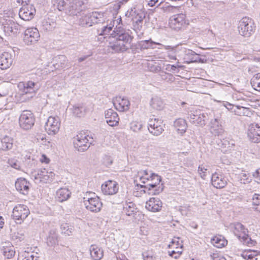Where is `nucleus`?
<instances>
[{
    "label": "nucleus",
    "mask_w": 260,
    "mask_h": 260,
    "mask_svg": "<svg viewBox=\"0 0 260 260\" xmlns=\"http://www.w3.org/2000/svg\"><path fill=\"white\" fill-rule=\"evenodd\" d=\"M110 38L114 39L110 42L109 47L115 52H123L131 47L133 37L121 26L117 27L113 31Z\"/></svg>",
    "instance_id": "obj_1"
},
{
    "label": "nucleus",
    "mask_w": 260,
    "mask_h": 260,
    "mask_svg": "<svg viewBox=\"0 0 260 260\" xmlns=\"http://www.w3.org/2000/svg\"><path fill=\"white\" fill-rule=\"evenodd\" d=\"M53 5L60 11L71 16L81 15L83 11L82 3L76 0H54Z\"/></svg>",
    "instance_id": "obj_2"
},
{
    "label": "nucleus",
    "mask_w": 260,
    "mask_h": 260,
    "mask_svg": "<svg viewBox=\"0 0 260 260\" xmlns=\"http://www.w3.org/2000/svg\"><path fill=\"white\" fill-rule=\"evenodd\" d=\"M255 25L253 20L248 17L242 18L239 23L238 31L244 37H250L255 31Z\"/></svg>",
    "instance_id": "obj_3"
},
{
    "label": "nucleus",
    "mask_w": 260,
    "mask_h": 260,
    "mask_svg": "<svg viewBox=\"0 0 260 260\" xmlns=\"http://www.w3.org/2000/svg\"><path fill=\"white\" fill-rule=\"evenodd\" d=\"M126 16L132 17L134 29L137 32L140 31L143 26V20L146 17V14L141 10H137L136 8H131L128 11Z\"/></svg>",
    "instance_id": "obj_4"
},
{
    "label": "nucleus",
    "mask_w": 260,
    "mask_h": 260,
    "mask_svg": "<svg viewBox=\"0 0 260 260\" xmlns=\"http://www.w3.org/2000/svg\"><path fill=\"white\" fill-rule=\"evenodd\" d=\"M4 32L7 36L16 35L23 27L11 19H3L2 21Z\"/></svg>",
    "instance_id": "obj_5"
},
{
    "label": "nucleus",
    "mask_w": 260,
    "mask_h": 260,
    "mask_svg": "<svg viewBox=\"0 0 260 260\" xmlns=\"http://www.w3.org/2000/svg\"><path fill=\"white\" fill-rule=\"evenodd\" d=\"M150 182L147 185L144 186L141 185L140 187L141 188L145 187L146 188H148L149 190V194H157L161 192L163 188L159 186L158 188H156L158 185H159L160 182L161 181V177L157 174L155 173H151L150 174Z\"/></svg>",
    "instance_id": "obj_6"
},
{
    "label": "nucleus",
    "mask_w": 260,
    "mask_h": 260,
    "mask_svg": "<svg viewBox=\"0 0 260 260\" xmlns=\"http://www.w3.org/2000/svg\"><path fill=\"white\" fill-rule=\"evenodd\" d=\"M35 121L34 114L29 110L23 111L19 118L20 126L25 130L30 129L34 125Z\"/></svg>",
    "instance_id": "obj_7"
},
{
    "label": "nucleus",
    "mask_w": 260,
    "mask_h": 260,
    "mask_svg": "<svg viewBox=\"0 0 260 260\" xmlns=\"http://www.w3.org/2000/svg\"><path fill=\"white\" fill-rule=\"evenodd\" d=\"M29 213V209L26 205L19 204L14 208L12 216L17 223L21 224Z\"/></svg>",
    "instance_id": "obj_8"
},
{
    "label": "nucleus",
    "mask_w": 260,
    "mask_h": 260,
    "mask_svg": "<svg viewBox=\"0 0 260 260\" xmlns=\"http://www.w3.org/2000/svg\"><path fill=\"white\" fill-rule=\"evenodd\" d=\"M89 139H90V138L84 133L78 134L74 138V144L75 147L78 149L79 151L84 152L87 150L91 144Z\"/></svg>",
    "instance_id": "obj_9"
},
{
    "label": "nucleus",
    "mask_w": 260,
    "mask_h": 260,
    "mask_svg": "<svg viewBox=\"0 0 260 260\" xmlns=\"http://www.w3.org/2000/svg\"><path fill=\"white\" fill-rule=\"evenodd\" d=\"M94 197L84 198V202L87 210L93 212H98L101 211L103 206L100 198L94 194Z\"/></svg>",
    "instance_id": "obj_10"
},
{
    "label": "nucleus",
    "mask_w": 260,
    "mask_h": 260,
    "mask_svg": "<svg viewBox=\"0 0 260 260\" xmlns=\"http://www.w3.org/2000/svg\"><path fill=\"white\" fill-rule=\"evenodd\" d=\"M84 20L81 22L82 25H86L89 26L94 24L103 23L105 21L104 13L102 12H93L89 15L85 16Z\"/></svg>",
    "instance_id": "obj_11"
},
{
    "label": "nucleus",
    "mask_w": 260,
    "mask_h": 260,
    "mask_svg": "<svg viewBox=\"0 0 260 260\" xmlns=\"http://www.w3.org/2000/svg\"><path fill=\"white\" fill-rule=\"evenodd\" d=\"M60 122L58 117L50 116L45 124V129L50 135H54L58 133Z\"/></svg>",
    "instance_id": "obj_12"
},
{
    "label": "nucleus",
    "mask_w": 260,
    "mask_h": 260,
    "mask_svg": "<svg viewBox=\"0 0 260 260\" xmlns=\"http://www.w3.org/2000/svg\"><path fill=\"white\" fill-rule=\"evenodd\" d=\"M24 35L23 41L27 45L37 43L40 37L39 30L35 27L27 28Z\"/></svg>",
    "instance_id": "obj_13"
},
{
    "label": "nucleus",
    "mask_w": 260,
    "mask_h": 260,
    "mask_svg": "<svg viewBox=\"0 0 260 260\" xmlns=\"http://www.w3.org/2000/svg\"><path fill=\"white\" fill-rule=\"evenodd\" d=\"M18 87L23 94L29 93L32 94L30 97H32L39 89L40 86L37 83L29 81L27 82H20L18 85Z\"/></svg>",
    "instance_id": "obj_14"
},
{
    "label": "nucleus",
    "mask_w": 260,
    "mask_h": 260,
    "mask_svg": "<svg viewBox=\"0 0 260 260\" xmlns=\"http://www.w3.org/2000/svg\"><path fill=\"white\" fill-rule=\"evenodd\" d=\"M148 129L154 136H159L164 131L161 120L150 118L148 123Z\"/></svg>",
    "instance_id": "obj_15"
},
{
    "label": "nucleus",
    "mask_w": 260,
    "mask_h": 260,
    "mask_svg": "<svg viewBox=\"0 0 260 260\" xmlns=\"http://www.w3.org/2000/svg\"><path fill=\"white\" fill-rule=\"evenodd\" d=\"M102 191L105 195H114L116 194L119 189L118 183L111 180L105 182L101 186Z\"/></svg>",
    "instance_id": "obj_16"
},
{
    "label": "nucleus",
    "mask_w": 260,
    "mask_h": 260,
    "mask_svg": "<svg viewBox=\"0 0 260 260\" xmlns=\"http://www.w3.org/2000/svg\"><path fill=\"white\" fill-rule=\"evenodd\" d=\"M36 14V9L32 5H24L19 12V17L25 21L31 20Z\"/></svg>",
    "instance_id": "obj_17"
},
{
    "label": "nucleus",
    "mask_w": 260,
    "mask_h": 260,
    "mask_svg": "<svg viewBox=\"0 0 260 260\" xmlns=\"http://www.w3.org/2000/svg\"><path fill=\"white\" fill-rule=\"evenodd\" d=\"M205 114L202 113L200 110L190 111L188 116V118L191 123L201 126L205 125Z\"/></svg>",
    "instance_id": "obj_18"
},
{
    "label": "nucleus",
    "mask_w": 260,
    "mask_h": 260,
    "mask_svg": "<svg viewBox=\"0 0 260 260\" xmlns=\"http://www.w3.org/2000/svg\"><path fill=\"white\" fill-rule=\"evenodd\" d=\"M248 137L249 140L254 143L260 142V125L257 123H252L249 126Z\"/></svg>",
    "instance_id": "obj_19"
},
{
    "label": "nucleus",
    "mask_w": 260,
    "mask_h": 260,
    "mask_svg": "<svg viewBox=\"0 0 260 260\" xmlns=\"http://www.w3.org/2000/svg\"><path fill=\"white\" fill-rule=\"evenodd\" d=\"M54 174L52 172H48L46 169H41L38 171L37 173L34 175L35 179L41 182L47 183L52 181Z\"/></svg>",
    "instance_id": "obj_20"
},
{
    "label": "nucleus",
    "mask_w": 260,
    "mask_h": 260,
    "mask_svg": "<svg viewBox=\"0 0 260 260\" xmlns=\"http://www.w3.org/2000/svg\"><path fill=\"white\" fill-rule=\"evenodd\" d=\"M211 183L216 188H222L227 184V179L221 173L215 172L212 175Z\"/></svg>",
    "instance_id": "obj_21"
},
{
    "label": "nucleus",
    "mask_w": 260,
    "mask_h": 260,
    "mask_svg": "<svg viewBox=\"0 0 260 260\" xmlns=\"http://www.w3.org/2000/svg\"><path fill=\"white\" fill-rule=\"evenodd\" d=\"M105 117L107 123L111 126H115L119 123V117L117 113L111 109L105 112Z\"/></svg>",
    "instance_id": "obj_22"
},
{
    "label": "nucleus",
    "mask_w": 260,
    "mask_h": 260,
    "mask_svg": "<svg viewBox=\"0 0 260 260\" xmlns=\"http://www.w3.org/2000/svg\"><path fill=\"white\" fill-rule=\"evenodd\" d=\"M162 207V202L157 198H151L146 203V208L151 212L160 211Z\"/></svg>",
    "instance_id": "obj_23"
},
{
    "label": "nucleus",
    "mask_w": 260,
    "mask_h": 260,
    "mask_svg": "<svg viewBox=\"0 0 260 260\" xmlns=\"http://www.w3.org/2000/svg\"><path fill=\"white\" fill-rule=\"evenodd\" d=\"M113 104L117 110L124 111L129 109L130 103L126 98L118 96L113 101Z\"/></svg>",
    "instance_id": "obj_24"
},
{
    "label": "nucleus",
    "mask_w": 260,
    "mask_h": 260,
    "mask_svg": "<svg viewBox=\"0 0 260 260\" xmlns=\"http://www.w3.org/2000/svg\"><path fill=\"white\" fill-rule=\"evenodd\" d=\"M16 189L23 194H27L29 189V183L25 178H20L15 182Z\"/></svg>",
    "instance_id": "obj_25"
},
{
    "label": "nucleus",
    "mask_w": 260,
    "mask_h": 260,
    "mask_svg": "<svg viewBox=\"0 0 260 260\" xmlns=\"http://www.w3.org/2000/svg\"><path fill=\"white\" fill-rule=\"evenodd\" d=\"M178 53V57L180 59H182L183 63L189 64L192 63V59L193 55H194L195 52L193 51L183 48L180 50V52Z\"/></svg>",
    "instance_id": "obj_26"
},
{
    "label": "nucleus",
    "mask_w": 260,
    "mask_h": 260,
    "mask_svg": "<svg viewBox=\"0 0 260 260\" xmlns=\"http://www.w3.org/2000/svg\"><path fill=\"white\" fill-rule=\"evenodd\" d=\"M12 55L9 52H4L0 56V68L6 70L9 68L13 62Z\"/></svg>",
    "instance_id": "obj_27"
},
{
    "label": "nucleus",
    "mask_w": 260,
    "mask_h": 260,
    "mask_svg": "<svg viewBox=\"0 0 260 260\" xmlns=\"http://www.w3.org/2000/svg\"><path fill=\"white\" fill-rule=\"evenodd\" d=\"M230 228L239 239H241V238L245 233H248L247 229H245L243 225L240 222H236L231 224Z\"/></svg>",
    "instance_id": "obj_28"
},
{
    "label": "nucleus",
    "mask_w": 260,
    "mask_h": 260,
    "mask_svg": "<svg viewBox=\"0 0 260 260\" xmlns=\"http://www.w3.org/2000/svg\"><path fill=\"white\" fill-rule=\"evenodd\" d=\"M13 141V138L7 136L0 138V150L7 151L12 149Z\"/></svg>",
    "instance_id": "obj_29"
},
{
    "label": "nucleus",
    "mask_w": 260,
    "mask_h": 260,
    "mask_svg": "<svg viewBox=\"0 0 260 260\" xmlns=\"http://www.w3.org/2000/svg\"><path fill=\"white\" fill-rule=\"evenodd\" d=\"M211 124L210 131L212 134L218 136L223 135L224 131L217 119L213 120L211 122Z\"/></svg>",
    "instance_id": "obj_30"
},
{
    "label": "nucleus",
    "mask_w": 260,
    "mask_h": 260,
    "mask_svg": "<svg viewBox=\"0 0 260 260\" xmlns=\"http://www.w3.org/2000/svg\"><path fill=\"white\" fill-rule=\"evenodd\" d=\"M47 244L50 247H54L58 243V235L56 229L50 230L47 239Z\"/></svg>",
    "instance_id": "obj_31"
},
{
    "label": "nucleus",
    "mask_w": 260,
    "mask_h": 260,
    "mask_svg": "<svg viewBox=\"0 0 260 260\" xmlns=\"http://www.w3.org/2000/svg\"><path fill=\"white\" fill-rule=\"evenodd\" d=\"M71 192L67 188H61L56 192V200L59 202L67 201L70 198Z\"/></svg>",
    "instance_id": "obj_32"
},
{
    "label": "nucleus",
    "mask_w": 260,
    "mask_h": 260,
    "mask_svg": "<svg viewBox=\"0 0 260 260\" xmlns=\"http://www.w3.org/2000/svg\"><path fill=\"white\" fill-rule=\"evenodd\" d=\"M218 145L221 147V150L224 153L231 150L235 146V141L229 139H223L220 140Z\"/></svg>",
    "instance_id": "obj_33"
},
{
    "label": "nucleus",
    "mask_w": 260,
    "mask_h": 260,
    "mask_svg": "<svg viewBox=\"0 0 260 260\" xmlns=\"http://www.w3.org/2000/svg\"><path fill=\"white\" fill-rule=\"evenodd\" d=\"M91 257L94 260H100L103 256V250L95 245H92L90 248Z\"/></svg>",
    "instance_id": "obj_34"
},
{
    "label": "nucleus",
    "mask_w": 260,
    "mask_h": 260,
    "mask_svg": "<svg viewBox=\"0 0 260 260\" xmlns=\"http://www.w3.org/2000/svg\"><path fill=\"white\" fill-rule=\"evenodd\" d=\"M185 16L182 13L174 15L170 19V23L179 27L184 23Z\"/></svg>",
    "instance_id": "obj_35"
},
{
    "label": "nucleus",
    "mask_w": 260,
    "mask_h": 260,
    "mask_svg": "<svg viewBox=\"0 0 260 260\" xmlns=\"http://www.w3.org/2000/svg\"><path fill=\"white\" fill-rule=\"evenodd\" d=\"M136 206L133 202H125L123 205V212L127 216H133L136 212Z\"/></svg>",
    "instance_id": "obj_36"
},
{
    "label": "nucleus",
    "mask_w": 260,
    "mask_h": 260,
    "mask_svg": "<svg viewBox=\"0 0 260 260\" xmlns=\"http://www.w3.org/2000/svg\"><path fill=\"white\" fill-rule=\"evenodd\" d=\"M213 245L217 248H220L227 244V241L221 236H214L211 240Z\"/></svg>",
    "instance_id": "obj_37"
},
{
    "label": "nucleus",
    "mask_w": 260,
    "mask_h": 260,
    "mask_svg": "<svg viewBox=\"0 0 260 260\" xmlns=\"http://www.w3.org/2000/svg\"><path fill=\"white\" fill-rule=\"evenodd\" d=\"M174 126L177 131L180 132L181 134L184 133L187 128V124L185 120L182 118H178L174 122Z\"/></svg>",
    "instance_id": "obj_38"
},
{
    "label": "nucleus",
    "mask_w": 260,
    "mask_h": 260,
    "mask_svg": "<svg viewBox=\"0 0 260 260\" xmlns=\"http://www.w3.org/2000/svg\"><path fill=\"white\" fill-rule=\"evenodd\" d=\"M57 61L55 65L53 64L55 68L58 69L59 68L68 69L70 66L68 64V60L67 57L64 55H60L58 57V58L56 59Z\"/></svg>",
    "instance_id": "obj_39"
},
{
    "label": "nucleus",
    "mask_w": 260,
    "mask_h": 260,
    "mask_svg": "<svg viewBox=\"0 0 260 260\" xmlns=\"http://www.w3.org/2000/svg\"><path fill=\"white\" fill-rule=\"evenodd\" d=\"M150 104L152 108L157 110H161L164 107L162 100L158 96L153 97L151 99Z\"/></svg>",
    "instance_id": "obj_40"
},
{
    "label": "nucleus",
    "mask_w": 260,
    "mask_h": 260,
    "mask_svg": "<svg viewBox=\"0 0 260 260\" xmlns=\"http://www.w3.org/2000/svg\"><path fill=\"white\" fill-rule=\"evenodd\" d=\"M72 111L74 115L79 117H83L86 112L84 107L80 105L73 106Z\"/></svg>",
    "instance_id": "obj_41"
},
{
    "label": "nucleus",
    "mask_w": 260,
    "mask_h": 260,
    "mask_svg": "<svg viewBox=\"0 0 260 260\" xmlns=\"http://www.w3.org/2000/svg\"><path fill=\"white\" fill-rule=\"evenodd\" d=\"M250 83L255 90L260 91V73L256 74L253 76Z\"/></svg>",
    "instance_id": "obj_42"
},
{
    "label": "nucleus",
    "mask_w": 260,
    "mask_h": 260,
    "mask_svg": "<svg viewBox=\"0 0 260 260\" xmlns=\"http://www.w3.org/2000/svg\"><path fill=\"white\" fill-rule=\"evenodd\" d=\"M151 171L147 170H142L138 173V177L140 181L143 183H146L147 181H150V174Z\"/></svg>",
    "instance_id": "obj_43"
},
{
    "label": "nucleus",
    "mask_w": 260,
    "mask_h": 260,
    "mask_svg": "<svg viewBox=\"0 0 260 260\" xmlns=\"http://www.w3.org/2000/svg\"><path fill=\"white\" fill-rule=\"evenodd\" d=\"M61 233L66 236L72 235L74 231V227L69 225L68 223H63L61 225Z\"/></svg>",
    "instance_id": "obj_44"
},
{
    "label": "nucleus",
    "mask_w": 260,
    "mask_h": 260,
    "mask_svg": "<svg viewBox=\"0 0 260 260\" xmlns=\"http://www.w3.org/2000/svg\"><path fill=\"white\" fill-rule=\"evenodd\" d=\"M56 24L51 20H48L43 22V29L46 31H52L55 28Z\"/></svg>",
    "instance_id": "obj_45"
},
{
    "label": "nucleus",
    "mask_w": 260,
    "mask_h": 260,
    "mask_svg": "<svg viewBox=\"0 0 260 260\" xmlns=\"http://www.w3.org/2000/svg\"><path fill=\"white\" fill-rule=\"evenodd\" d=\"M159 76L162 80L167 82H172L174 81L175 78L171 74L161 71L159 73Z\"/></svg>",
    "instance_id": "obj_46"
},
{
    "label": "nucleus",
    "mask_w": 260,
    "mask_h": 260,
    "mask_svg": "<svg viewBox=\"0 0 260 260\" xmlns=\"http://www.w3.org/2000/svg\"><path fill=\"white\" fill-rule=\"evenodd\" d=\"M244 244L248 246H253L256 243V241L252 240L247 233L243 235L241 239H239Z\"/></svg>",
    "instance_id": "obj_47"
},
{
    "label": "nucleus",
    "mask_w": 260,
    "mask_h": 260,
    "mask_svg": "<svg viewBox=\"0 0 260 260\" xmlns=\"http://www.w3.org/2000/svg\"><path fill=\"white\" fill-rule=\"evenodd\" d=\"M3 251L4 255L7 258H11L15 253L14 247L11 246L4 247Z\"/></svg>",
    "instance_id": "obj_48"
},
{
    "label": "nucleus",
    "mask_w": 260,
    "mask_h": 260,
    "mask_svg": "<svg viewBox=\"0 0 260 260\" xmlns=\"http://www.w3.org/2000/svg\"><path fill=\"white\" fill-rule=\"evenodd\" d=\"M252 205L256 206L255 210L260 212V194L255 193L252 199Z\"/></svg>",
    "instance_id": "obj_49"
},
{
    "label": "nucleus",
    "mask_w": 260,
    "mask_h": 260,
    "mask_svg": "<svg viewBox=\"0 0 260 260\" xmlns=\"http://www.w3.org/2000/svg\"><path fill=\"white\" fill-rule=\"evenodd\" d=\"M257 251H247L242 254V256L246 260H252L255 256L257 255Z\"/></svg>",
    "instance_id": "obj_50"
},
{
    "label": "nucleus",
    "mask_w": 260,
    "mask_h": 260,
    "mask_svg": "<svg viewBox=\"0 0 260 260\" xmlns=\"http://www.w3.org/2000/svg\"><path fill=\"white\" fill-rule=\"evenodd\" d=\"M144 260H155V254L152 251H147L142 254Z\"/></svg>",
    "instance_id": "obj_51"
},
{
    "label": "nucleus",
    "mask_w": 260,
    "mask_h": 260,
    "mask_svg": "<svg viewBox=\"0 0 260 260\" xmlns=\"http://www.w3.org/2000/svg\"><path fill=\"white\" fill-rule=\"evenodd\" d=\"M143 127L141 122L133 121L131 123V129L134 132H139Z\"/></svg>",
    "instance_id": "obj_52"
},
{
    "label": "nucleus",
    "mask_w": 260,
    "mask_h": 260,
    "mask_svg": "<svg viewBox=\"0 0 260 260\" xmlns=\"http://www.w3.org/2000/svg\"><path fill=\"white\" fill-rule=\"evenodd\" d=\"M180 52V50L177 49H172L168 51V56L170 59L176 60L177 59V57H178V53Z\"/></svg>",
    "instance_id": "obj_53"
},
{
    "label": "nucleus",
    "mask_w": 260,
    "mask_h": 260,
    "mask_svg": "<svg viewBox=\"0 0 260 260\" xmlns=\"http://www.w3.org/2000/svg\"><path fill=\"white\" fill-rule=\"evenodd\" d=\"M155 43L150 40H145L141 42L140 45L143 49H147L149 48H153V45H155Z\"/></svg>",
    "instance_id": "obj_54"
},
{
    "label": "nucleus",
    "mask_w": 260,
    "mask_h": 260,
    "mask_svg": "<svg viewBox=\"0 0 260 260\" xmlns=\"http://www.w3.org/2000/svg\"><path fill=\"white\" fill-rule=\"evenodd\" d=\"M8 164L12 168L19 170L20 169V164L19 161L14 158H12L10 159H9L8 160Z\"/></svg>",
    "instance_id": "obj_55"
},
{
    "label": "nucleus",
    "mask_w": 260,
    "mask_h": 260,
    "mask_svg": "<svg viewBox=\"0 0 260 260\" xmlns=\"http://www.w3.org/2000/svg\"><path fill=\"white\" fill-rule=\"evenodd\" d=\"M198 172L200 177L205 179L207 174V169L205 168L203 165H201L198 167Z\"/></svg>",
    "instance_id": "obj_56"
},
{
    "label": "nucleus",
    "mask_w": 260,
    "mask_h": 260,
    "mask_svg": "<svg viewBox=\"0 0 260 260\" xmlns=\"http://www.w3.org/2000/svg\"><path fill=\"white\" fill-rule=\"evenodd\" d=\"M112 26L108 25L104 26L102 28L101 32L99 34L100 35L104 36L106 35H111V34H110V31L112 30ZM111 36H110V37Z\"/></svg>",
    "instance_id": "obj_57"
},
{
    "label": "nucleus",
    "mask_w": 260,
    "mask_h": 260,
    "mask_svg": "<svg viewBox=\"0 0 260 260\" xmlns=\"http://www.w3.org/2000/svg\"><path fill=\"white\" fill-rule=\"evenodd\" d=\"M182 253V251H177V252H174V251H168L169 255L175 259H177L179 258Z\"/></svg>",
    "instance_id": "obj_58"
},
{
    "label": "nucleus",
    "mask_w": 260,
    "mask_h": 260,
    "mask_svg": "<svg viewBox=\"0 0 260 260\" xmlns=\"http://www.w3.org/2000/svg\"><path fill=\"white\" fill-rule=\"evenodd\" d=\"M199 55H200L199 54H197L195 52L194 55H193V58H192V62L204 63L206 61V59L200 57Z\"/></svg>",
    "instance_id": "obj_59"
},
{
    "label": "nucleus",
    "mask_w": 260,
    "mask_h": 260,
    "mask_svg": "<svg viewBox=\"0 0 260 260\" xmlns=\"http://www.w3.org/2000/svg\"><path fill=\"white\" fill-rule=\"evenodd\" d=\"M250 179L245 173L242 174L241 175L240 181L241 183L246 184L250 182Z\"/></svg>",
    "instance_id": "obj_60"
},
{
    "label": "nucleus",
    "mask_w": 260,
    "mask_h": 260,
    "mask_svg": "<svg viewBox=\"0 0 260 260\" xmlns=\"http://www.w3.org/2000/svg\"><path fill=\"white\" fill-rule=\"evenodd\" d=\"M149 69L151 72L154 73H159L161 72V67L158 65H151L149 66Z\"/></svg>",
    "instance_id": "obj_61"
},
{
    "label": "nucleus",
    "mask_w": 260,
    "mask_h": 260,
    "mask_svg": "<svg viewBox=\"0 0 260 260\" xmlns=\"http://www.w3.org/2000/svg\"><path fill=\"white\" fill-rule=\"evenodd\" d=\"M253 176L255 179V181L260 183V168L255 171L253 174Z\"/></svg>",
    "instance_id": "obj_62"
},
{
    "label": "nucleus",
    "mask_w": 260,
    "mask_h": 260,
    "mask_svg": "<svg viewBox=\"0 0 260 260\" xmlns=\"http://www.w3.org/2000/svg\"><path fill=\"white\" fill-rule=\"evenodd\" d=\"M27 255L25 256L23 260H38L37 256H35L33 254L27 253Z\"/></svg>",
    "instance_id": "obj_63"
},
{
    "label": "nucleus",
    "mask_w": 260,
    "mask_h": 260,
    "mask_svg": "<svg viewBox=\"0 0 260 260\" xmlns=\"http://www.w3.org/2000/svg\"><path fill=\"white\" fill-rule=\"evenodd\" d=\"M210 258L212 260H226L224 257H219L217 254L213 253L210 255Z\"/></svg>",
    "instance_id": "obj_64"
}]
</instances>
